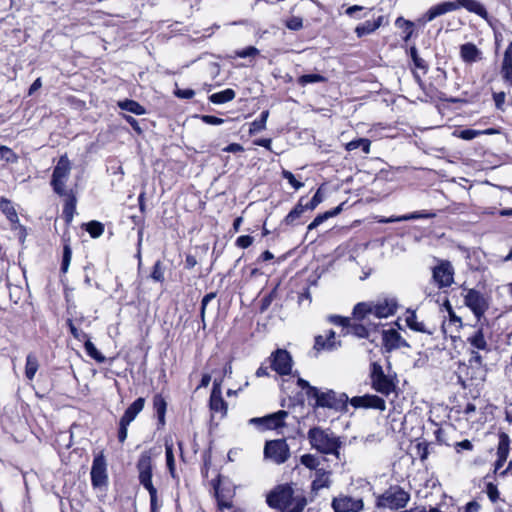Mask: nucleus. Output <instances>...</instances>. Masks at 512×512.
Here are the masks:
<instances>
[{"mask_svg": "<svg viewBox=\"0 0 512 512\" xmlns=\"http://www.w3.org/2000/svg\"><path fill=\"white\" fill-rule=\"evenodd\" d=\"M267 503L282 512H301L307 505V500L302 493H295L290 485H282L268 495Z\"/></svg>", "mask_w": 512, "mask_h": 512, "instance_id": "1", "label": "nucleus"}, {"mask_svg": "<svg viewBox=\"0 0 512 512\" xmlns=\"http://www.w3.org/2000/svg\"><path fill=\"white\" fill-rule=\"evenodd\" d=\"M460 8H465L467 11L471 13H475L481 18L487 20L488 13L485 7L477 0H454V1H445L438 3L436 5L431 6L425 14L422 16L421 20L424 23L431 22L437 17H440L444 14L454 12Z\"/></svg>", "mask_w": 512, "mask_h": 512, "instance_id": "2", "label": "nucleus"}, {"mask_svg": "<svg viewBox=\"0 0 512 512\" xmlns=\"http://www.w3.org/2000/svg\"><path fill=\"white\" fill-rule=\"evenodd\" d=\"M398 304L395 298H383L376 302H360L353 309L354 318L365 321L367 317L374 316L382 319L395 314Z\"/></svg>", "mask_w": 512, "mask_h": 512, "instance_id": "3", "label": "nucleus"}, {"mask_svg": "<svg viewBox=\"0 0 512 512\" xmlns=\"http://www.w3.org/2000/svg\"><path fill=\"white\" fill-rule=\"evenodd\" d=\"M139 483L148 491L150 496L151 512H157L158 498L157 489L152 483L153 460L151 451H144L140 454L136 464Z\"/></svg>", "mask_w": 512, "mask_h": 512, "instance_id": "4", "label": "nucleus"}, {"mask_svg": "<svg viewBox=\"0 0 512 512\" xmlns=\"http://www.w3.org/2000/svg\"><path fill=\"white\" fill-rule=\"evenodd\" d=\"M308 440L312 448L323 454H332L339 457L341 441L333 432L320 427L311 428L308 431Z\"/></svg>", "mask_w": 512, "mask_h": 512, "instance_id": "5", "label": "nucleus"}, {"mask_svg": "<svg viewBox=\"0 0 512 512\" xmlns=\"http://www.w3.org/2000/svg\"><path fill=\"white\" fill-rule=\"evenodd\" d=\"M311 399L315 400L314 407L329 408L336 411L347 410L348 396L345 393H337L334 390H320L310 388Z\"/></svg>", "mask_w": 512, "mask_h": 512, "instance_id": "6", "label": "nucleus"}, {"mask_svg": "<svg viewBox=\"0 0 512 512\" xmlns=\"http://www.w3.org/2000/svg\"><path fill=\"white\" fill-rule=\"evenodd\" d=\"M410 500V494L399 486H393L381 494L376 501L378 508L398 510L404 508Z\"/></svg>", "mask_w": 512, "mask_h": 512, "instance_id": "7", "label": "nucleus"}, {"mask_svg": "<svg viewBox=\"0 0 512 512\" xmlns=\"http://www.w3.org/2000/svg\"><path fill=\"white\" fill-rule=\"evenodd\" d=\"M70 172L71 162L68 159L67 155H62L59 158L56 166L54 167L51 179V185L55 193L61 196L68 195L66 183L70 176Z\"/></svg>", "mask_w": 512, "mask_h": 512, "instance_id": "8", "label": "nucleus"}, {"mask_svg": "<svg viewBox=\"0 0 512 512\" xmlns=\"http://www.w3.org/2000/svg\"><path fill=\"white\" fill-rule=\"evenodd\" d=\"M370 379L371 387L384 396H388L396 389L393 379L384 373L382 366L377 362L370 365Z\"/></svg>", "mask_w": 512, "mask_h": 512, "instance_id": "9", "label": "nucleus"}, {"mask_svg": "<svg viewBox=\"0 0 512 512\" xmlns=\"http://www.w3.org/2000/svg\"><path fill=\"white\" fill-rule=\"evenodd\" d=\"M290 456L289 446L284 439L267 441L264 447V457L274 462L282 464Z\"/></svg>", "mask_w": 512, "mask_h": 512, "instance_id": "10", "label": "nucleus"}, {"mask_svg": "<svg viewBox=\"0 0 512 512\" xmlns=\"http://www.w3.org/2000/svg\"><path fill=\"white\" fill-rule=\"evenodd\" d=\"M432 277L439 288L450 287L454 282V268L449 261L441 260L433 268Z\"/></svg>", "mask_w": 512, "mask_h": 512, "instance_id": "11", "label": "nucleus"}, {"mask_svg": "<svg viewBox=\"0 0 512 512\" xmlns=\"http://www.w3.org/2000/svg\"><path fill=\"white\" fill-rule=\"evenodd\" d=\"M331 506L334 512H360L364 508V503L361 498L341 494L333 498Z\"/></svg>", "mask_w": 512, "mask_h": 512, "instance_id": "12", "label": "nucleus"}, {"mask_svg": "<svg viewBox=\"0 0 512 512\" xmlns=\"http://www.w3.org/2000/svg\"><path fill=\"white\" fill-rule=\"evenodd\" d=\"M271 369L280 375H288L292 369V358L288 351L277 349L270 356Z\"/></svg>", "mask_w": 512, "mask_h": 512, "instance_id": "13", "label": "nucleus"}, {"mask_svg": "<svg viewBox=\"0 0 512 512\" xmlns=\"http://www.w3.org/2000/svg\"><path fill=\"white\" fill-rule=\"evenodd\" d=\"M348 402L356 409H377L384 411L386 409L385 400L377 395L365 394L363 396H355L351 399L348 398Z\"/></svg>", "mask_w": 512, "mask_h": 512, "instance_id": "14", "label": "nucleus"}, {"mask_svg": "<svg viewBox=\"0 0 512 512\" xmlns=\"http://www.w3.org/2000/svg\"><path fill=\"white\" fill-rule=\"evenodd\" d=\"M464 302L478 319L484 315L486 309L488 308V303L485 297L479 291L474 289L468 290L467 294L465 295Z\"/></svg>", "mask_w": 512, "mask_h": 512, "instance_id": "15", "label": "nucleus"}, {"mask_svg": "<svg viewBox=\"0 0 512 512\" xmlns=\"http://www.w3.org/2000/svg\"><path fill=\"white\" fill-rule=\"evenodd\" d=\"M106 461L102 455L94 458L91 468V482L94 487H103L107 484Z\"/></svg>", "mask_w": 512, "mask_h": 512, "instance_id": "16", "label": "nucleus"}, {"mask_svg": "<svg viewBox=\"0 0 512 512\" xmlns=\"http://www.w3.org/2000/svg\"><path fill=\"white\" fill-rule=\"evenodd\" d=\"M383 345L387 351L409 347L407 341L394 329L383 331Z\"/></svg>", "mask_w": 512, "mask_h": 512, "instance_id": "17", "label": "nucleus"}, {"mask_svg": "<svg viewBox=\"0 0 512 512\" xmlns=\"http://www.w3.org/2000/svg\"><path fill=\"white\" fill-rule=\"evenodd\" d=\"M341 346V342L336 340L335 332L329 330L326 336L318 335L315 337L314 348L318 351H333Z\"/></svg>", "mask_w": 512, "mask_h": 512, "instance_id": "18", "label": "nucleus"}, {"mask_svg": "<svg viewBox=\"0 0 512 512\" xmlns=\"http://www.w3.org/2000/svg\"><path fill=\"white\" fill-rule=\"evenodd\" d=\"M501 75L505 83H507L509 86H512V41L507 46L502 66H501Z\"/></svg>", "mask_w": 512, "mask_h": 512, "instance_id": "19", "label": "nucleus"}, {"mask_svg": "<svg viewBox=\"0 0 512 512\" xmlns=\"http://www.w3.org/2000/svg\"><path fill=\"white\" fill-rule=\"evenodd\" d=\"M406 325L413 331L426 333L429 335L433 334V330L428 328L423 321H419L414 311L407 310L405 316Z\"/></svg>", "mask_w": 512, "mask_h": 512, "instance_id": "20", "label": "nucleus"}, {"mask_svg": "<svg viewBox=\"0 0 512 512\" xmlns=\"http://www.w3.org/2000/svg\"><path fill=\"white\" fill-rule=\"evenodd\" d=\"M467 342L477 350L489 351L488 343L482 327L476 328L472 334L467 337Z\"/></svg>", "mask_w": 512, "mask_h": 512, "instance_id": "21", "label": "nucleus"}, {"mask_svg": "<svg viewBox=\"0 0 512 512\" xmlns=\"http://www.w3.org/2000/svg\"><path fill=\"white\" fill-rule=\"evenodd\" d=\"M288 416V412L280 410L276 413L261 417L264 420V429H277L284 425V419Z\"/></svg>", "mask_w": 512, "mask_h": 512, "instance_id": "22", "label": "nucleus"}, {"mask_svg": "<svg viewBox=\"0 0 512 512\" xmlns=\"http://www.w3.org/2000/svg\"><path fill=\"white\" fill-rule=\"evenodd\" d=\"M384 16H378L375 20H367L355 28L356 35L360 38L375 32L383 24Z\"/></svg>", "mask_w": 512, "mask_h": 512, "instance_id": "23", "label": "nucleus"}, {"mask_svg": "<svg viewBox=\"0 0 512 512\" xmlns=\"http://www.w3.org/2000/svg\"><path fill=\"white\" fill-rule=\"evenodd\" d=\"M435 217L434 213L430 212H413L410 214L397 216V217H389L385 218L382 217L378 220L379 223H392V222H401V221H408V220H415V219H428Z\"/></svg>", "mask_w": 512, "mask_h": 512, "instance_id": "24", "label": "nucleus"}, {"mask_svg": "<svg viewBox=\"0 0 512 512\" xmlns=\"http://www.w3.org/2000/svg\"><path fill=\"white\" fill-rule=\"evenodd\" d=\"M210 409L213 413L219 414L220 418L227 414V403L222 398V393L211 392Z\"/></svg>", "mask_w": 512, "mask_h": 512, "instance_id": "25", "label": "nucleus"}, {"mask_svg": "<svg viewBox=\"0 0 512 512\" xmlns=\"http://www.w3.org/2000/svg\"><path fill=\"white\" fill-rule=\"evenodd\" d=\"M145 404V399L140 397L136 399L124 412L123 416L120 420L125 421L127 423H131L136 416L143 410Z\"/></svg>", "mask_w": 512, "mask_h": 512, "instance_id": "26", "label": "nucleus"}, {"mask_svg": "<svg viewBox=\"0 0 512 512\" xmlns=\"http://www.w3.org/2000/svg\"><path fill=\"white\" fill-rule=\"evenodd\" d=\"M331 485L330 472L325 469H316L315 479L312 482V490L319 491Z\"/></svg>", "mask_w": 512, "mask_h": 512, "instance_id": "27", "label": "nucleus"}, {"mask_svg": "<svg viewBox=\"0 0 512 512\" xmlns=\"http://www.w3.org/2000/svg\"><path fill=\"white\" fill-rule=\"evenodd\" d=\"M304 198H300L296 206L287 214L284 218V223L286 225H295L298 223V220L302 216V214L307 210L303 203Z\"/></svg>", "mask_w": 512, "mask_h": 512, "instance_id": "28", "label": "nucleus"}, {"mask_svg": "<svg viewBox=\"0 0 512 512\" xmlns=\"http://www.w3.org/2000/svg\"><path fill=\"white\" fill-rule=\"evenodd\" d=\"M478 48L472 43L463 44L460 48V55L463 61L473 63L477 60L479 55Z\"/></svg>", "mask_w": 512, "mask_h": 512, "instance_id": "29", "label": "nucleus"}, {"mask_svg": "<svg viewBox=\"0 0 512 512\" xmlns=\"http://www.w3.org/2000/svg\"><path fill=\"white\" fill-rule=\"evenodd\" d=\"M236 96V93L233 89L227 88L220 92L213 93L209 96V101L214 104H224L232 101Z\"/></svg>", "mask_w": 512, "mask_h": 512, "instance_id": "30", "label": "nucleus"}, {"mask_svg": "<svg viewBox=\"0 0 512 512\" xmlns=\"http://www.w3.org/2000/svg\"><path fill=\"white\" fill-rule=\"evenodd\" d=\"M118 106L120 109L135 115H143L146 112L143 106H141L138 102L130 99L119 101Z\"/></svg>", "mask_w": 512, "mask_h": 512, "instance_id": "31", "label": "nucleus"}, {"mask_svg": "<svg viewBox=\"0 0 512 512\" xmlns=\"http://www.w3.org/2000/svg\"><path fill=\"white\" fill-rule=\"evenodd\" d=\"M165 456H166V465L169 470V473L172 477H175V459L173 454V442L171 439L165 440Z\"/></svg>", "mask_w": 512, "mask_h": 512, "instance_id": "32", "label": "nucleus"}, {"mask_svg": "<svg viewBox=\"0 0 512 512\" xmlns=\"http://www.w3.org/2000/svg\"><path fill=\"white\" fill-rule=\"evenodd\" d=\"M166 406V401L161 395L157 394L154 396L153 407L158 416L159 423L162 425L165 423Z\"/></svg>", "mask_w": 512, "mask_h": 512, "instance_id": "33", "label": "nucleus"}, {"mask_svg": "<svg viewBox=\"0 0 512 512\" xmlns=\"http://www.w3.org/2000/svg\"><path fill=\"white\" fill-rule=\"evenodd\" d=\"M39 368L38 359L33 354H28L26 357L25 376L28 380H33Z\"/></svg>", "mask_w": 512, "mask_h": 512, "instance_id": "34", "label": "nucleus"}, {"mask_svg": "<svg viewBox=\"0 0 512 512\" xmlns=\"http://www.w3.org/2000/svg\"><path fill=\"white\" fill-rule=\"evenodd\" d=\"M269 117V111L265 110L262 111L259 118L255 119L251 124L249 128V133L256 134L266 128V122Z\"/></svg>", "mask_w": 512, "mask_h": 512, "instance_id": "35", "label": "nucleus"}, {"mask_svg": "<svg viewBox=\"0 0 512 512\" xmlns=\"http://www.w3.org/2000/svg\"><path fill=\"white\" fill-rule=\"evenodd\" d=\"M370 146H371V141L369 139L359 138V139L352 140V141L348 142L345 145V149L347 151H353L355 149L361 148L365 154H368L370 152Z\"/></svg>", "mask_w": 512, "mask_h": 512, "instance_id": "36", "label": "nucleus"}, {"mask_svg": "<svg viewBox=\"0 0 512 512\" xmlns=\"http://www.w3.org/2000/svg\"><path fill=\"white\" fill-rule=\"evenodd\" d=\"M346 329L348 334H352L358 338H367L369 336V328L363 323L351 324L349 322Z\"/></svg>", "mask_w": 512, "mask_h": 512, "instance_id": "37", "label": "nucleus"}, {"mask_svg": "<svg viewBox=\"0 0 512 512\" xmlns=\"http://www.w3.org/2000/svg\"><path fill=\"white\" fill-rule=\"evenodd\" d=\"M84 348L86 353L95 361L99 363H103L105 361V356L102 355L95 345L89 340V337L84 341Z\"/></svg>", "mask_w": 512, "mask_h": 512, "instance_id": "38", "label": "nucleus"}, {"mask_svg": "<svg viewBox=\"0 0 512 512\" xmlns=\"http://www.w3.org/2000/svg\"><path fill=\"white\" fill-rule=\"evenodd\" d=\"M0 208L11 223L18 222V215L10 201L3 199L0 202Z\"/></svg>", "mask_w": 512, "mask_h": 512, "instance_id": "39", "label": "nucleus"}, {"mask_svg": "<svg viewBox=\"0 0 512 512\" xmlns=\"http://www.w3.org/2000/svg\"><path fill=\"white\" fill-rule=\"evenodd\" d=\"M395 25L403 30L405 33L404 40L408 41L413 34L414 23L402 17H398L395 21Z\"/></svg>", "mask_w": 512, "mask_h": 512, "instance_id": "40", "label": "nucleus"}, {"mask_svg": "<svg viewBox=\"0 0 512 512\" xmlns=\"http://www.w3.org/2000/svg\"><path fill=\"white\" fill-rule=\"evenodd\" d=\"M326 78L320 74H305L300 76L297 79V82L301 86H306L308 84H314L319 82H325Z\"/></svg>", "mask_w": 512, "mask_h": 512, "instance_id": "41", "label": "nucleus"}, {"mask_svg": "<svg viewBox=\"0 0 512 512\" xmlns=\"http://www.w3.org/2000/svg\"><path fill=\"white\" fill-rule=\"evenodd\" d=\"M86 231L92 238H98L103 234L104 226L98 221H90L86 224Z\"/></svg>", "mask_w": 512, "mask_h": 512, "instance_id": "42", "label": "nucleus"}, {"mask_svg": "<svg viewBox=\"0 0 512 512\" xmlns=\"http://www.w3.org/2000/svg\"><path fill=\"white\" fill-rule=\"evenodd\" d=\"M214 494L217 500V505L220 510L229 509L232 507V502L225 498L219 490V485L214 484Z\"/></svg>", "mask_w": 512, "mask_h": 512, "instance_id": "43", "label": "nucleus"}, {"mask_svg": "<svg viewBox=\"0 0 512 512\" xmlns=\"http://www.w3.org/2000/svg\"><path fill=\"white\" fill-rule=\"evenodd\" d=\"M410 56L412 58L414 66L416 68L423 70L424 72L427 71L428 65H427L426 61L418 55V51H417L416 47L413 46L410 48Z\"/></svg>", "mask_w": 512, "mask_h": 512, "instance_id": "44", "label": "nucleus"}, {"mask_svg": "<svg viewBox=\"0 0 512 512\" xmlns=\"http://www.w3.org/2000/svg\"><path fill=\"white\" fill-rule=\"evenodd\" d=\"M509 453V441L507 437H501L497 447V457L506 460Z\"/></svg>", "mask_w": 512, "mask_h": 512, "instance_id": "45", "label": "nucleus"}, {"mask_svg": "<svg viewBox=\"0 0 512 512\" xmlns=\"http://www.w3.org/2000/svg\"><path fill=\"white\" fill-rule=\"evenodd\" d=\"M0 160L7 163H15L17 156L9 147L0 145Z\"/></svg>", "mask_w": 512, "mask_h": 512, "instance_id": "46", "label": "nucleus"}, {"mask_svg": "<svg viewBox=\"0 0 512 512\" xmlns=\"http://www.w3.org/2000/svg\"><path fill=\"white\" fill-rule=\"evenodd\" d=\"M300 462L302 465H304L305 467L309 468V469H317L318 465H319V460L316 456L312 455V454H305V455H302L301 458H300Z\"/></svg>", "mask_w": 512, "mask_h": 512, "instance_id": "47", "label": "nucleus"}, {"mask_svg": "<svg viewBox=\"0 0 512 512\" xmlns=\"http://www.w3.org/2000/svg\"><path fill=\"white\" fill-rule=\"evenodd\" d=\"M281 174L295 190H299L304 186V183L298 181L290 171L283 169Z\"/></svg>", "mask_w": 512, "mask_h": 512, "instance_id": "48", "label": "nucleus"}, {"mask_svg": "<svg viewBox=\"0 0 512 512\" xmlns=\"http://www.w3.org/2000/svg\"><path fill=\"white\" fill-rule=\"evenodd\" d=\"M215 297H216V293L211 292V293L206 294L202 298L200 316H201V320H202V322L204 324H205V311H206V307Z\"/></svg>", "mask_w": 512, "mask_h": 512, "instance_id": "49", "label": "nucleus"}, {"mask_svg": "<svg viewBox=\"0 0 512 512\" xmlns=\"http://www.w3.org/2000/svg\"><path fill=\"white\" fill-rule=\"evenodd\" d=\"M239 58L254 57L259 54V50L254 46H248L235 52Z\"/></svg>", "mask_w": 512, "mask_h": 512, "instance_id": "50", "label": "nucleus"}, {"mask_svg": "<svg viewBox=\"0 0 512 512\" xmlns=\"http://www.w3.org/2000/svg\"><path fill=\"white\" fill-rule=\"evenodd\" d=\"M151 278L157 282H162L164 280V271L160 261H157L154 264L153 271L151 273Z\"/></svg>", "mask_w": 512, "mask_h": 512, "instance_id": "51", "label": "nucleus"}, {"mask_svg": "<svg viewBox=\"0 0 512 512\" xmlns=\"http://www.w3.org/2000/svg\"><path fill=\"white\" fill-rule=\"evenodd\" d=\"M479 135H482V132L480 130H473V129L461 130L458 133V137L463 140H472Z\"/></svg>", "mask_w": 512, "mask_h": 512, "instance_id": "52", "label": "nucleus"}, {"mask_svg": "<svg viewBox=\"0 0 512 512\" xmlns=\"http://www.w3.org/2000/svg\"><path fill=\"white\" fill-rule=\"evenodd\" d=\"M68 326L71 334L75 339L79 341H85L88 338V335L85 332L77 329L71 320H68Z\"/></svg>", "mask_w": 512, "mask_h": 512, "instance_id": "53", "label": "nucleus"}, {"mask_svg": "<svg viewBox=\"0 0 512 512\" xmlns=\"http://www.w3.org/2000/svg\"><path fill=\"white\" fill-rule=\"evenodd\" d=\"M322 200L323 198L320 193V189H318L315 195L312 197V199L306 204H304V206L306 207L307 210H314L322 202Z\"/></svg>", "mask_w": 512, "mask_h": 512, "instance_id": "54", "label": "nucleus"}, {"mask_svg": "<svg viewBox=\"0 0 512 512\" xmlns=\"http://www.w3.org/2000/svg\"><path fill=\"white\" fill-rule=\"evenodd\" d=\"M72 252L69 246L64 247L63 251V259L61 264V270L65 273L68 270L70 261H71Z\"/></svg>", "mask_w": 512, "mask_h": 512, "instance_id": "55", "label": "nucleus"}, {"mask_svg": "<svg viewBox=\"0 0 512 512\" xmlns=\"http://www.w3.org/2000/svg\"><path fill=\"white\" fill-rule=\"evenodd\" d=\"M327 320L330 323H333L335 325H339V326L346 328L349 324L350 319L346 318V317L339 316V315H329L327 317Z\"/></svg>", "mask_w": 512, "mask_h": 512, "instance_id": "56", "label": "nucleus"}, {"mask_svg": "<svg viewBox=\"0 0 512 512\" xmlns=\"http://www.w3.org/2000/svg\"><path fill=\"white\" fill-rule=\"evenodd\" d=\"M486 493L488 498L492 502H496L499 499V491L496 485L493 483H488L486 486Z\"/></svg>", "mask_w": 512, "mask_h": 512, "instance_id": "57", "label": "nucleus"}, {"mask_svg": "<svg viewBox=\"0 0 512 512\" xmlns=\"http://www.w3.org/2000/svg\"><path fill=\"white\" fill-rule=\"evenodd\" d=\"M68 196H69V198L67 199L65 206H64V214L66 216H68L69 218H71L73 215L74 209H75L76 200L72 195H68Z\"/></svg>", "mask_w": 512, "mask_h": 512, "instance_id": "58", "label": "nucleus"}, {"mask_svg": "<svg viewBox=\"0 0 512 512\" xmlns=\"http://www.w3.org/2000/svg\"><path fill=\"white\" fill-rule=\"evenodd\" d=\"M448 312H449V322H448L447 326L454 325L456 328L461 327V325H462L461 318L458 317L453 312L451 307H449ZM444 329L446 330V324L445 323H444Z\"/></svg>", "mask_w": 512, "mask_h": 512, "instance_id": "59", "label": "nucleus"}, {"mask_svg": "<svg viewBox=\"0 0 512 512\" xmlns=\"http://www.w3.org/2000/svg\"><path fill=\"white\" fill-rule=\"evenodd\" d=\"M254 241V238L250 235H242L237 238L236 245L240 248H248L250 245H252Z\"/></svg>", "mask_w": 512, "mask_h": 512, "instance_id": "60", "label": "nucleus"}, {"mask_svg": "<svg viewBox=\"0 0 512 512\" xmlns=\"http://www.w3.org/2000/svg\"><path fill=\"white\" fill-rule=\"evenodd\" d=\"M129 425H130V423L120 420L119 431H118L119 442L123 443L126 440Z\"/></svg>", "mask_w": 512, "mask_h": 512, "instance_id": "61", "label": "nucleus"}, {"mask_svg": "<svg viewBox=\"0 0 512 512\" xmlns=\"http://www.w3.org/2000/svg\"><path fill=\"white\" fill-rule=\"evenodd\" d=\"M201 120L208 125H221L224 123V119L212 115H203Z\"/></svg>", "mask_w": 512, "mask_h": 512, "instance_id": "62", "label": "nucleus"}, {"mask_svg": "<svg viewBox=\"0 0 512 512\" xmlns=\"http://www.w3.org/2000/svg\"><path fill=\"white\" fill-rule=\"evenodd\" d=\"M286 26L291 30H299L302 27V19L299 17H291L287 20Z\"/></svg>", "mask_w": 512, "mask_h": 512, "instance_id": "63", "label": "nucleus"}, {"mask_svg": "<svg viewBox=\"0 0 512 512\" xmlns=\"http://www.w3.org/2000/svg\"><path fill=\"white\" fill-rule=\"evenodd\" d=\"M417 454L419 458L424 461L427 459L429 455L428 445L426 443H418L417 444Z\"/></svg>", "mask_w": 512, "mask_h": 512, "instance_id": "64", "label": "nucleus"}]
</instances>
